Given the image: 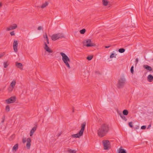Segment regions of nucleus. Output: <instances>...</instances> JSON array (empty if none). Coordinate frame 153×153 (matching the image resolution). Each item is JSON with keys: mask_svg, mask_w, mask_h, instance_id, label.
I'll return each instance as SVG.
<instances>
[{"mask_svg": "<svg viewBox=\"0 0 153 153\" xmlns=\"http://www.w3.org/2000/svg\"><path fill=\"white\" fill-rule=\"evenodd\" d=\"M37 125H36L35 126L33 127L32 128L30 132V136H32L35 131H36V130L37 129Z\"/></svg>", "mask_w": 153, "mask_h": 153, "instance_id": "nucleus-12", "label": "nucleus"}, {"mask_svg": "<svg viewBox=\"0 0 153 153\" xmlns=\"http://www.w3.org/2000/svg\"><path fill=\"white\" fill-rule=\"evenodd\" d=\"M102 4L104 6H106L108 4V1L107 0H102Z\"/></svg>", "mask_w": 153, "mask_h": 153, "instance_id": "nucleus-20", "label": "nucleus"}, {"mask_svg": "<svg viewBox=\"0 0 153 153\" xmlns=\"http://www.w3.org/2000/svg\"><path fill=\"white\" fill-rule=\"evenodd\" d=\"M16 97L15 96H12L10 98L6 100V101L7 104H10L16 101Z\"/></svg>", "mask_w": 153, "mask_h": 153, "instance_id": "nucleus-6", "label": "nucleus"}, {"mask_svg": "<svg viewBox=\"0 0 153 153\" xmlns=\"http://www.w3.org/2000/svg\"><path fill=\"white\" fill-rule=\"evenodd\" d=\"M86 123L85 122L83 123L81 125V128L79 131V132H80V133H82L83 134V132L84 130L85 126H86Z\"/></svg>", "mask_w": 153, "mask_h": 153, "instance_id": "nucleus-9", "label": "nucleus"}, {"mask_svg": "<svg viewBox=\"0 0 153 153\" xmlns=\"http://www.w3.org/2000/svg\"><path fill=\"white\" fill-rule=\"evenodd\" d=\"M2 56H3L2 55H0V58Z\"/></svg>", "mask_w": 153, "mask_h": 153, "instance_id": "nucleus-50", "label": "nucleus"}, {"mask_svg": "<svg viewBox=\"0 0 153 153\" xmlns=\"http://www.w3.org/2000/svg\"><path fill=\"white\" fill-rule=\"evenodd\" d=\"M83 44L84 46L87 47L95 46L96 45L95 44L93 43H92L91 42H89V43L85 44V42H84Z\"/></svg>", "mask_w": 153, "mask_h": 153, "instance_id": "nucleus-11", "label": "nucleus"}, {"mask_svg": "<svg viewBox=\"0 0 153 153\" xmlns=\"http://www.w3.org/2000/svg\"><path fill=\"white\" fill-rule=\"evenodd\" d=\"M138 60L137 58L136 59V64L138 62Z\"/></svg>", "mask_w": 153, "mask_h": 153, "instance_id": "nucleus-43", "label": "nucleus"}, {"mask_svg": "<svg viewBox=\"0 0 153 153\" xmlns=\"http://www.w3.org/2000/svg\"><path fill=\"white\" fill-rule=\"evenodd\" d=\"M5 115H4L3 117L2 118V121H1V123H3L4 122L5 120Z\"/></svg>", "mask_w": 153, "mask_h": 153, "instance_id": "nucleus-34", "label": "nucleus"}, {"mask_svg": "<svg viewBox=\"0 0 153 153\" xmlns=\"http://www.w3.org/2000/svg\"><path fill=\"white\" fill-rule=\"evenodd\" d=\"M68 152L70 153H76V151L75 150H72L71 149H69L68 150Z\"/></svg>", "mask_w": 153, "mask_h": 153, "instance_id": "nucleus-29", "label": "nucleus"}, {"mask_svg": "<svg viewBox=\"0 0 153 153\" xmlns=\"http://www.w3.org/2000/svg\"><path fill=\"white\" fill-rule=\"evenodd\" d=\"M114 53H112L110 56V58H112L114 57Z\"/></svg>", "mask_w": 153, "mask_h": 153, "instance_id": "nucleus-39", "label": "nucleus"}, {"mask_svg": "<svg viewBox=\"0 0 153 153\" xmlns=\"http://www.w3.org/2000/svg\"><path fill=\"white\" fill-rule=\"evenodd\" d=\"M18 148V144H15L13 147V150H15L16 151Z\"/></svg>", "mask_w": 153, "mask_h": 153, "instance_id": "nucleus-19", "label": "nucleus"}, {"mask_svg": "<svg viewBox=\"0 0 153 153\" xmlns=\"http://www.w3.org/2000/svg\"><path fill=\"white\" fill-rule=\"evenodd\" d=\"M42 27L41 26H39L38 28V29L39 30H40L42 29Z\"/></svg>", "mask_w": 153, "mask_h": 153, "instance_id": "nucleus-41", "label": "nucleus"}, {"mask_svg": "<svg viewBox=\"0 0 153 153\" xmlns=\"http://www.w3.org/2000/svg\"><path fill=\"white\" fill-rule=\"evenodd\" d=\"M10 34L11 36L15 35V33L14 31H12L10 33Z\"/></svg>", "mask_w": 153, "mask_h": 153, "instance_id": "nucleus-38", "label": "nucleus"}, {"mask_svg": "<svg viewBox=\"0 0 153 153\" xmlns=\"http://www.w3.org/2000/svg\"><path fill=\"white\" fill-rule=\"evenodd\" d=\"M117 112L118 113V114H119V115H120V114L121 113V114H122L121 112H120V111H117Z\"/></svg>", "mask_w": 153, "mask_h": 153, "instance_id": "nucleus-47", "label": "nucleus"}, {"mask_svg": "<svg viewBox=\"0 0 153 153\" xmlns=\"http://www.w3.org/2000/svg\"><path fill=\"white\" fill-rule=\"evenodd\" d=\"M148 81L149 82H152L153 81V76L151 74L149 75L147 77Z\"/></svg>", "mask_w": 153, "mask_h": 153, "instance_id": "nucleus-17", "label": "nucleus"}, {"mask_svg": "<svg viewBox=\"0 0 153 153\" xmlns=\"http://www.w3.org/2000/svg\"><path fill=\"white\" fill-rule=\"evenodd\" d=\"M60 135V134H59V136Z\"/></svg>", "mask_w": 153, "mask_h": 153, "instance_id": "nucleus-51", "label": "nucleus"}, {"mask_svg": "<svg viewBox=\"0 0 153 153\" xmlns=\"http://www.w3.org/2000/svg\"><path fill=\"white\" fill-rule=\"evenodd\" d=\"M96 74H100V72H99L98 71H96Z\"/></svg>", "mask_w": 153, "mask_h": 153, "instance_id": "nucleus-48", "label": "nucleus"}, {"mask_svg": "<svg viewBox=\"0 0 153 153\" xmlns=\"http://www.w3.org/2000/svg\"><path fill=\"white\" fill-rule=\"evenodd\" d=\"M126 79L124 76H122L118 80L117 86L118 89L123 88L125 86Z\"/></svg>", "mask_w": 153, "mask_h": 153, "instance_id": "nucleus-3", "label": "nucleus"}, {"mask_svg": "<svg viewBox=\"0 0 153 153\" xmlns=\"http://www.w3.org/2000/svg\"><path fill=\"white\" fill-rule=\"evenodd\" d=\"M43 37L45 39V41H47V40L48 41V40H49L48 37V36H47V35L46 33H45V35H43Z\"/></svg>", "mask_w": 153, "mask_h": 153, "instance_id": "nucleus-26", "label": "nucleus"}, {"mask_svg": "<svg viewBox=\"0 0 153 153\" xmlns=\"http://www.w3.org/2000/svg\"><path fill=\"white\" fill-rule=\"evenodd\" d=\"M18 42L17 40H14L13 43V48L14 51L16 52L18 51Z\"/></svg>", "mask_w": 153, "mask_h": 153, "instance_id": "nucleus-7", "label": "nucleus"}, {"mask_svg": "<svg viewBox=\"0 0 153 153\" xmlns=\"http://www.w3.org/2000/svg\"><path fill=\"white\" fill-rule=\"evenodd\" d=\"M17 27V25L16 24H14L12 25H10L7 27V28L6 30L7 31H9L13 30L16 28Z\"/></svg>", "mask_w": 153, "mask_h": 153, "instance_id": "nucleus-8", "label": "nucleus"}, {"mask_svg": "<svg viewBox=\"0 0 153 153\" xmlns=\"http://www.w3.org/2000/svg\"><path fill=\"white\" fill-rule=\"evenodd\" d=\"M48 3L47 1L45 2V3L43 4L41 6V7L42 8H44L46 7L48 5Z\"/></svg>", "mask_w": 153, "mask_h": 153, "instance_id": "nucleus-23", "label": "nucleus"}, {"mask_svg": "<svg viewBox=\"0 0 153 153\" xmlns=\"http://www.w3.org/2000/svg\"><path fill=\"white\" fill-rule=\"evenodd\" d=\"M146 126H143L141 127V129H145L146 128Z\"/></svg>", "mask_w": 153, "mask_h": 153, "instance_id": "nucleus-37", "label": "nucleus"}, {"mask_svg": "<svg viewBox=\"0 0 153 153\" xmlns=\"http://www.w3.org/2000/svg\"><path fill=\"white\" fill-rule=\"evenodd\" d=\"M2 6V4L1 2H0V7H1Z\"/></svg>", "mask_w": 153, "mask_h": 153, "instance_id": "nucleus-46", "label": "nucleus"}, {"mask_svg": "<svg viewBox=\"0 0 153 153\" xmlns=\"http://www.w3.org/2000/svg\"><path fill=\"white\" fill-rule=\"evenodd\" d=\"M9 64L7 62H4V68H6L8 65Z\"/></svg>", "mask_w": 153, "mask_h": 153, "instance_id": "nucleus-31", "label": "nucleus"}, {"mask_svg": "<svg viewBox=\"0 0 153 153\" xmlns=\"http://www.w3.org/2000/svg\"><path fill=\"white\" fill-rule=\"evenodd\" d=\"M131 72L132 74H133L134 72V66H133L131 67L130 69Z\"/></svg>", "mask_w": 153, "mask_h": 153, "instance_id": "nucleus-33", "label": "nucleus"}, {"mask_svg": "<svg viewBox=\"0 0 153 153\" xmlns=\"http://www.w3.org/2000/svg\"><path fill=\"white\" fill-rule=\"evenodd\" d=\"M102 143L104 146V149L105 150H108L109 149L110 143L108 140H103L102 141Z\"/></svg>", "mask_w": 153, "mask_h": 153, "instance_id": "nucleus-5", "label": "nucleus"}, {"mask_svg": "<svg viewBox=\"0 0 153 153\" xmlns=\"http://www.w3.org/2000/svg\"><path fill=\"white\" fill-rule=\"evenodd\" d=\"M125 51V49L123 48H121L118 50L119 52L121 53H124Z\"/></svg>", "mask_w": 153, "mask_h": 153, "instance_id": "nucleus-25", "label": "nucleus"}, {"mask_svg": "<svg viewBox=\"0 0 153 153\" xmlns=\"http://www.w3.org/2000/svg\"><path fill=\"white\" fill-rule=\"evenodd\" d=\"M10 107L9 105H6V108H5V110L7 112H8L10 111Z\"/></svg>", "mask_w": 153, "mask_h": 153, "instance_id": "nucleus-28", "label": "nucleus"}, {"mask_svg": "<svg viewBox=\"0 0 153 153\" xmlns=\"http://www.w3.org/2000/svg\"><path fill=\"white\" fill-rule=\"evenodd\" d=\"M53 40L55 41L60 38H64V34L62 33H59L53 35L51 37Z\"/></svg>", "mask_w": 153, "mask_h": 153, "instance_id": "nucleus-4", "label": "nucleus"}, {"mask_svg": "<svg viewBox=\"0 0 153 153\" xmlns=\"http://www.w3.org/2000/svg\"><path fill=\"white\" fill-rule=\"evenodd\" d=\"M93 57L92 56H88L87 57V59L88 60H90L92 59Z\"/></svg>", "mask_w": 153, "mask_h": 153, "instance_id": "nucleus-32", "label": "nucleus"}, {"mask_svg": "<svg viewBox=\"0 0 153 153\" xmlns=\"http://www.w3.org/2000/svg\"><path fill=\"white\" fill-rule=\"evenodd\" d=\"M151 126V124L149 125L148 126V127H147V129L149 128Z\"/></svg>", "mask_w": 153, "mask_h": 153, "instance_id": "nucleus-44", "label": "nucleus"}, {"mask_svg": "<svg viewBox=\"0 0 153 153\" xmlns=\"http://www.w3.org/2000/svg\"><path fill=\"white\" fill-rule=\"evenodd\" d=\"M84 42H85V44H88L89 43V42H91V39H88L86 40L85 41H84Z\"/></svg>", "mask_w": 153, "mask_h": 153, "instance_id": "nucleus-30", "label": "nucleus"}, {"mask_svg": "<svg viewBox=\"0 0 153 153\" xmlns=\"http://www.w3.org/2000/svg\"><path fill=\"white\" fill-rule=\"evenodd\" d=\"M109 130L108 125L105 123H103L97 130V134L100 137H102L106 135Z\"/></svg>", "mask_w": 153, "mask_h": 153, "instance_id": "nucleus-1", "label": "nucleus"}, {"mask_svg": "<svg viewBox=\"0 0 153 153\" xmlns=\"http://www.w3.org/2000/svg\"><path fill=\"white\" fill-rule=\"evenodd\" d=\"M120 117L124 120L125 121H126L127 120V119L126 118V117L123 115L122 114H120Z\"/></svg>", "mask_w": 153, "mask_h": 153, "instance_id": "nucleus-24", "label": "nucleus"}, {"mask_svg": "<svg viewBox=\"0 0 153 153\" xmlns=\"http://www.w3.org/2000/svg\"><path fill=\"white\" fill-rule=\"evenodd\" d=\"M128 113V111L127 110H124L123 111V115H127Z\"/></svg>", "mask_w": 153, "mask_h": 153, "instance_id": "nucleus-22", "label": "nucleus"}, {"mask_svg": "<svg viewBox=\"0 0 153 153\" xmlns=\"http://www.w3.org/2000/svg\"><path fill=\"white\" fill-rule=\"evenodd\" d=\"M16 83V81L15 80H13L10 84V86L12 87L13 88L15 85Z\"/></svg>", "mask_w": 153, "mask_h": 153, "instance_id": "nucleus-21", "label": "nucleus"}, {"mask_svg": "<svg viewBox=\"0 0 153 153\" xmlns=\"http://www.w3.org/2000/svg\"><path fill=\"white\" fill-rule=\"evenodd\" d=\"M22 143H25L26 142V138H23L22 140Z\"/></svg>", "mask_w": 153, "mask_h": 153, "instance_id": "nucleus-36", "label": "nucleus"}, {"mask_svg": "<svg viewBox=\"0 0 153 153\" xmlns=\"http://www.w3.org/2000/svg\"><path fill=\"white\" fill-rule=\"evenodd\" d=\"M15 64L16 66L18 68H19L21 69H22V65L21 63L16 62L15 63Z\"/></svg>", "mask_w": 153, "mask_h": 153, "instance_id": "nucleus-15", "label": "nucleus"}, {"mask_svg": "<svg viewBox=\"0 0 153 153\" xmlns=\"http://www.w3.org/2000/svg\"><path fill=\"white\" fill-rule=\"evenodd\" d=\"M83 134L82 133H80V132H79L78 133L76 134H72L71 136V137L73 138H79L80 136H82Z\"/></svg>", "mask_w": 153, "mask_h": 153, "instance_id": "nucleus-13", "label": "nucleus"}, {"mask_svg": "<svg viewBox=\"0 0 153 153\" xmlns=\"http://www.w3.org/2000/svg\"><path fill=\"white\" fill-rule=\"evenodd\" d=\"M139 127L138 126L136 125L134 128L135 129H138L139 128Z\"/></svg>", "mask_w": 153, "mask_h": 153, "instance_id": "nucleus-40", "label": "nucleus"}, {"mask_svg": "<svg viewBox=\"0 0 153 153\" xmlns=\"http://www.w3.org/2000/svg\"><path fill=\"white\" fill-rule=\"evenodd\" d=\"M128 125L131 128H132L133 127V125H132V122H129L128 123Z\"/></svg>", "mask_w": 153, "mask_h": 153, "instance_id": "nucleus-35", "label": "nucleus"}, {"mask_svg": "<svg viewBox=\"0 0 153 153\" xmlns=\"http://www.w3.org/2000/svg\"><path fill=\"white\" fill-rule=\"evenodd\" d=\"M111 46H106L105 47V48H110Z\"/></svg>", "mask_w": 153, "mask_h": 153, "instance_id": "nucleus-42", "label": "nucleus"}, {"mask_svg": "<svg viewBox=\"0 0 153 153\" xmlns=\"http://www.w3.org/2000/svg\"><path fill=\"white\" fill-rule=\"evenodd\" d=\"M80 33L81 34H84L86 32V30L85 29H83L79 31Z\"/></svg>", "mask_w": 153, "mask_h": 153, "instance_id": "nucleus-27", "label": "nucleus"}, {"mask_svg": "<svg viewBox=\"0 0 153 153\" xmlns=\"http://www.w3.org/2000/svg\"><path fill=\"white\" fill-rule=\"evenodd\" d=\"M45 47L44 48L45 49L48 53H52L53 51L51 50L48 47L46 42H44Z\"/></svg>", "mask_w": 153, "mask_h": 153, "instance_id": "nucleus-10", "label": "nucleus"}, {"mask_svg": "<svg viewBox=\"0 0 153 153\" xmlns=\"http://www.w3.org/2000/svg\"><path fill=\"white\" fill-rule=\"evenodd\" d=\"M47 42V43L48 44H49V40H48V41H46Z\"/></svg>", "mask_w": 153, "mask_h": 153, "instance_id": "nucleus-49", "label": "nucleus"}, {"mask_svg": "<svg viewBox=\"0 0 153 153\" xmlns=\"http://www.w3.org/2000/svg\"><path fill=\"white\" fill-rule=\"evenodd\" d=\"M118 153H127V152L124 149H122L121 147L119 149Z\"/></svg>", "mask_w": 153, "mask_h": 153, "instance_id": "nucleus-18", "label": "nucleus"}, {"mask_svg": "<svg viewBox=\"0 0 153 153\" xmlns=\"http://www.w3.org/2000/svg\"><path fill=\"white\" fill-rule=\"evenodd\" d=\"M60 54L62 56V59L65 65L68 69H70L71 67L69 63V62H70V59L68 56L64 53L60 52Z\"/></svg>", "mask_w": 153, "mask_h": 153, "instance_id": "nucleus-2", "label": "nucleus"}, {"mask_svg": "<svg viewBox=\"0 0 153 153\" xmlns=\"http://www.w3.org/2000/svg\"><path fill=\"white\" fill-rule=\"evenodd\" d=\"M15 137V134H13L11 136V137H12L13 138H14Z\"/></svg>", "mask_w": 153, "mask_h": 153, "instance_id": "nucleus-45", "label": "nucleus"}, {"mask_svg": "<svg viewBox=\"0 0 153 153\" xmlns=\"http://www.w3.org/2000/svg\"><path fill=\"white\" fill-rule=\"evenodd\" d=\"M143 67L144 68L148 71H150L152 70L151 67L147 65H143Z\"/></svg>", "mask_w": 153, "mask_h": 153, "instance_id": "nucleus-16", "label": "nucleus"}, {"mask_svg": "<svg viewBox=\"0 0 153 153\" xmlns=\"http://www.w3.org/2000/svg\"><path fill=\"white\" fill-rule=\"evenodd\" d=\"M31 139L30 138H28L27 139V143L26 144V147L28 149H29L30 148L31 146Z\"/></svg>", "mask_w": 153, "mask_h": 153, "instance_id": "nucleus-14", "label": "nucleus"}]
</instances>
